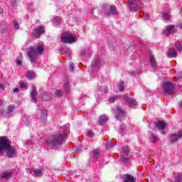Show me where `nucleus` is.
<instances>
[{
    "label": "nucleus",
    "mask_w": 182,
    "mask_h": 182,
    "mask_svg": "<svg viewBox=\"0 0 182 182\" xmlns=\"http://www.w3.org/2000/svg\"><path fill=\"white\" fill-rule=\"evenodd\" d=\"M9 146H11V142L8 137L1 136L0 137V153H2L3 150H6Z\"/></svg>",
    "instance_id": "20e7f679"
},
{
    "label": "nucleus",
    "mask_w": 182,
    "mask_h": 182,
    "mask_svg": "<svg viewBox=\"0 0 182 182\" xmlns=\"http://www.w3.org/2000/svg\"><path fill=\"white\" fill-rule=\"evenodd\" d=\"M122 130H124V129L122 128Z\"/></svg>",
    "instance_id": "6e6d98bb"
},
{
    "label": "nucleus",
    "mask_w": 182,
    "mask_h": 182,
    "mask_svg": "<svg viewBox=\"0 0 182 182\" xmlns=\"http://www.w3.org/2000/svg\"><path fill=\"white\" fill-rule=\"evenodd\" d=\"M124 100L126 102V103H128V106H129V107L137 106V102H136V100L127 97V95L124 96Z\"/></svg>",
    "instance_id": "1a4fd4ad"
},
{
    "label": "nucleus",
    "mask_w": 182,
    "mask_h": 182,
    "mask_svg": "<svg viewBox=\"0 0 182 182\" xmlns=\"http://www.w3.org/2000/svg\"><path fill=\"white\" fill-rule=\"evenodd\" d=\"M1 178H11L12 177V173L9 171H5L0 174Z\"/></svg>",
    "instance_id": "aec40b11"
},
{
    "label": "nucleus",
    "mask_w": 182,
    "mask_h": 182,
    "mask_svg": "<svg viewBox=\"0 0 182 182\" xmlns=\"http://www.w3.org/2000/svg\"><path fill=\"white\" fill-rule=\"evenodd\" d=\"M175 87L174 84L168 82H164L163 85L164 92L166 95H174Z\"/></svg>",
    "instance_id": "7ed1b4c3"
},
{
    "label": "nucleus",
    "mask_w": 182,
    "mask_h": 182,
    "mask_svg": "<svg viewBox=\"0 0 182 182\" xmlns=\"http://www.w3.org/2000/svg\"><path fill=\"white\" fill-rule=\"evenodd\" d=\"M176 56H177V51H176V49H169L168 52V58H176Z\"/></svg>",
    "instance_id": "6ab92c4d"
},
{
    "label": "nucleus",
    "mask_w": 182,
    "mask_h": 182,
    "mask_svg": "<svg viewBox=\"0 0 182 182\" xmlns=\"http://www.w3.org/2000/svg\"><path fill=\"white\" fill-rule=\"evenodd\" d=\"M177 27L179 28V29H182V23H178Z\"/></svg>",
    "instance_id": "c03bdc74"
},
{
    "label": "nucleus",
    "mask_w": 182,
    "mask_h": 182,
    "mask_svg": "<svg viewBox=\"0 0 182 182\" xmlns=\"http://www.w3.org/2000/svg\"><path fill=\"white\" fill-rule=\"evenodd\" d=\"M95 12V9H92L90 11V15L91 16H95V15H93V13Z\"/></svg>",
    "instance_id": "de8ad7c7"
},
{
    "label": "nucleus",
    "mask_w": 182,
    "mask_h": 182,
    "mask_svg": "<svg viewBox=\"0 0 182 182\" xmlns=\"http://www.w3.org/2000/svg\"><path fill=\"white\" fill-rule=\"evenodd\" d=\"M53 22L54 25H60V18L58 16L54 17V18L53 19Z\"/></svg>",
    "instance_id": "bb28decb"
},
{
    "label": "nucleus",
    "mask_w": 182,
    "mask_h": 182,
    "mask_svg": "<svg viewBox=\"0 0 182 182\" xmlns=\"http://www.w3.org/2000/svg\"><path fill=\"white\" fill-rule=\"evenodd\" d=\"M118 87L119 89V92H123V90H124V82H120L118 84Z\"/></svg>",
    "instance_id": "cd10ccee"
},
{
    "label": "nucleus",
    "mask_w": 182,
    "mask_h": 182,
    "mask_svg": "<svg viewBox=\"0 0 182 182\" xmlns=\"http://www.w3.org/2000/svg\"><path fill=\"white\" fill-rule=\"evenodd\" d=\"M13 23H14V28L19 29L20 26H19V23L18 21H14Z\"/></svg>",
    "instance_id": "4c0bfd02"
},
{
    "label": "nucleus",
    "mask_w": 182,
    "mask_h": 182,
    "mask_svg": "<svg viewBox=\"0 0 182 182\" xmlns=\"http://www.w3.org/2000/svg\"><path fill=\"white\" fill-rule=\"evenodd\" d=\"M173 31H174V26L168 25L167 26L166 31H164V35H166V36H170V35L173 33Z\"/></svg>",
    "instance_id": "2eb2a0df"
},
{
    "label": "nucleus",
    "mask_w": 182,
    "mask_h": 182,
    "mask_svg": "<svg viewBox=\"0 0 182 182\" xmlns=\"http://www.w3.org/2000/svg\"><path fill=\"white\" fill-rule=\"evenodd\" d=\"M15 5H16V1H12L11 2V6H15Z\"/></svg>",
    "instance_id": "09e8293b"
},
{
    "label": "nucleus",
    "mask_w": 182,
    "mask_h": 182,
    "mask_svg": "<svg viewBox=\"0 0 182 182\" xmlns=\"http://www.w3.org/2000/svg\"><path fill=\"white\" fill-rule=\"evenodd\" d=\"M20 87L21 89H28V84L26 82H20Z\"/></svg>",
    "instance_id": "72a5a7b5"
},
{
    "label": "nucleus",
    "mask_w": 182,
    "mask_h": 182,
    "mask_svg": "<svg viewBox=\"0 0 182 182\" xmlns=\"http://www.w3.org/2000/svg\"><path fill=\"white\" fill-rule=\"evenodd\" d=\"M3 104H4V101L0 100V106H1V105H3Z\"/></svg>",
    "instance_id": "864d4df0"
},
{
    "label": "nucleus",
    "mask_w": 182,
    "mask_h": 182,
    "mask_svg": "<svg viewBox=\"0 0 182 182\" xmlns=\"http://www.w3.org/2000/svg\"><path fill=\"white\" fill-rule=\"evenodd\" d=\"M65 139H66V134H65V132H62L61 133L51 136L47 140V143L50 146L52 150H56L59 146H62V144H63Z\"/></svg>",
    "instance_id": "f257e3e1"
},
{
    "label": "nucleus",
    "mask_w": 182,
    "mask_h": 182,
    "mask_svg": "<svg viewBox=\"0 0 182 182\" xmlns=\"http://www.w3.org/2000/svg\"><path fill=\"white\" fill-rule=\"evenodd\" d=\"M182 137V129L178 132V134H173L171 135L169 140L171 143H176L177 140Z\"/></svg>",
    "instance_id": "9d476101"
},
{
    "label": "nucleus",
    "mask_w": 182,
    "mask_h": 182,
    "mask_svg": "<svg viewBox=\"0 0 182 182\" xmlns=\"http://www.w3.org/2000/svg\"><path fill=\"white\" fill-rule=\"evenodd\" d=\"M150 62H151V65L154 69H156V66L157 63H156V58H154V56H151L150 57Z\"/></svg>",
    "instance_id": "5701e85b"
},
{
    "label": "nucleus",
    "mask_w": 182,
    "mask_h": 182,
    "mask_svg": "<svg viewBox=\"0 0 182 182\" xmlns=\"http://www.w3.org/2000/svg\"><path fill=\"white\" fill-rule=\"evenodd\" d=\"M163 15L164 19H165V21L168 20V18H170V14L168 13H164Z\"/></svg>",
    "instance_id": "58836bf2"
},
{
    "label": "nucleus",
    "mask_w": 182,
    "mask_h": 182,
    "mask_svg": "<svg viewBox=\"0 0 182 182\" xmlns=\"http://www.w3.org/2000/svg\"><path fill=\"white\" fill-rule=\"evenodd\" d=\"M156 127L160 130V133L161 134H164L166 132V123L164 122L158 121L156 124H155Z\"/></svg>",
    "instance_id": "ddd939ff"
},
{
    "label": "nucleus",
    "mask_w": 182,
    "mask_h": 182,
    "mask_svg": "<svg viewBox=\"0 0 182 182\" xmlns=\"http://www.w3.org/2000/svg\"><path fill=\"white\" fill-rule=\"evenodd\" d=\"M75 70V67L73 66V63L70 64V71L73 72Z\"/></svg>",
    "instance_id": "37998d69"
},
{
    "label": "nucleus",
    "mask_w": 182,
    "mask_h": 182,
    "mask_svg": "<svg viewBox=\"0 0 182 182\" xmlns=\"http://www.w3.org/2000/svg\"><path fill=\"white\" fill-rule=\"evenodd\" d=\"M92 153L94 159L96 160H99V159H100V151L99 149H94Z\"/></svg>",
    "instance_id": "4be33fe9"
},
{
    "label": "nucleus",
    "mask_w": 182,
    "mask_h": 182,
    "mask_svg": "<svg viewBox=\"0 0 182 182\" xmlns=\"http://www.w3.org/2000/svg\"><path fill=\"white\" fill-rule=\"evenodd\" d=\"M14 110H15V105H11L9 106L8 109L6 111V114H11V113H12Z\"/></svg>",
    "instance_id": "a878e982"
},
{
    "label": "nucleus",
    "mask_w": 182,
    "mask_h": 182,
    "mask_svg": "<svg viewBox=\"0 0 182 182\" xmlns=\"http://www.w3.org/2000/svg\"><path fill=\"white\" fill-rule=\"evenodd\" d=\"M145 18L146 19V21H149V15L145 16Z\"/></svg>",
    "instance_id": "603ef678"
},
{
    "label": "nucleus",
    "mask_w": 182,
    "mask_h": 182,
    "mask_svg": "<svg viewBox=\"0 0 182 182\" xmlns=\"http://www.w3.org/2000/svg\"><path fill=\"white\" fill-rule=\"evenodd\" d=\"M87 137H93L95 136V133H93V131L92 130H88L87 132Z\"/></svg>",
    "instance_id": "f704fd0d"
},
{
    "label": "nucleus",
    "mask_w": 182,
    "mask_h": 182,
    "mask_svg": "<svg viewBox=\"0 0 182 182\" xmlns=\"http://www.w3.org/2000/svg\"><path fill=\"white\" fill-rule=\"evenodd\" d=\"M119 160L120 161H122V163H127L129 161V159H127L124 155H121Z\"/></svg>",
    "instance_id": "c85d7f7f"
},
{
    "label": "nucleus",
    "mask_w": 182,
    "mask_h": 182,
    "mask_svg": "<svg viewBox=\"0 0 182 182\" xmlns=\"http://www.w3.org/2000/svg\"><path fill=\"white\" fill-rule=\"evenodd\" d=\"M115 113L116 118L120 122L126 117V112H124V110H123V109H122L120 107H117V109H115Z\"/></svg>",
    "instance_id": "0eeeda50"
},
{
    "label": "nucleus",
    "mask_w": 182,
    "mask_h": 182,
    "mask_svg": "<svg viewBox=\"0 0 182 182\" xmlns=\"http://www.w3.org/2000/svg\"><path fill=\"white\" fill-rule=\"evenodd\" d=\"M16 65L17 66H22V60L17 59Z\"/></svg>",
    "instance_id": "79ce46f5"
},
{
    "label": "nucleus",
    "mask_w": 182,
    "mask_h": 182,
    "mask_svg": "<svg viewBox=\"0 0 182 182\" xmlns=\"http://www.w3.org/2000/svg\"><path fill=\"white\" fill-rule=\"evenodd\" d=\"M109 11H105V15H110V14H117V9H116V6H110L109 7Z\"/></svg>",
    "instance_id": "a211bd4d"
},
{
    "label": "nucleus",
    "mask_w": 182,
    "mask_h": 182,
    "mask_svg": "<svg viewBox=\"0 0 182 182\" xmlns=\"http://www.w3.org/2000/svg\"><path fill=\"white\" fill-rule=\"evenodd\" d=\"M129 149H127H127H124V150L122 152L121 155L125 156L127 157V156H129Z\"/></svg>",
    "instance_id": "c9c22d12"
},
{
    "label": "nucleus",
    "mask_w": 182,
    "mask_h": 182,
    "mask_svg": "<svg viewBox=\"0 0 182 182\" xmlns=\"http://www.w3.org/2000/svg\"><path fill=\"white\" fill-rule=\"evenodd\" d=\"M18 92H19V88L16 87L14 90V93H18Z\"/></svg>",
    "instance_id": "a18cd8bd"
},
{
    "label": "nucleus",
    "mask_w": 182,
    "mask_h": 182,
    "mask_svg": "<svg viewBox=\"0 0 182 182\" xmlns=\"http://www.w3.org/2000/svg\"><path fill=\"white\" fill-rule=\"evenodd\" d=\"M123 182H136V178L130 174H124Z\"/></svg>",
    "instance_id": "4468645a"
},
{
    "label": "nucleus",
    "mask_w": 182,
    "mask_h": 182,
    "mask_svg": "<svg viewBox=\"0 0 182 182\" xmlns=\"http://www.w3.org/2000/svg\"><path fill=\"white\" fill-rule=\"evenodd\" d=\"M6 150H7L6 156L9 159H12V157H14V156L16 154V149H15V147L11 145L9 147L6 149Z\"/></svg>",
    "instance_id": "9b49d317"
},
{
    "label": "nucleus",
    "mask_w": 182,
    "mask_h": 182,
    "mask_svg": "<svg viewBox=\"0 0 182 182\" xmlns=\"http://www.w3.org/2000/svg\"><path fill=\"white\" fill-rule=\"evenodd\" d=\"M99 63H100V60H96L95 61L94 66H95V68H97V67L99 66Z\"/></svg>",
    "instance_id": "a19ab883"
},
{
    "label": "nucleus",
    "mask_w": 182,
    "mask_h": 182,
    "mask_svg": "<svg viewBox=\"0 0 182 182\" xmlns=\"http://www.w3.org/2000/svg\"><path fill=\"white\" fill-rule=\"evenodd\" d=\"M129 9L131 11H137L139 8H140V5H141V1L140 0H132L129 1Z\"/></svg>",
    "instance_id": "6e6552de"
},
{
    "label": "nucleus",
    "mask_w": 182,
    "mask_h": 182,
    "mask_svg": "<svg viewBox=\"0 0 182 182\" xmlns=\"http://www.w3.org/2000/svg\"><path fill=\"white\" fill-rule=\"evenodd\" d=\"M85 55H86L85 51L81 52V56H85Z\"/></svg>",
    "instance_id": "8fccbe9b"
},
{
    "label": "nucleus",
    "mask_w": 182,
    "mask_h": 182,
    "mask_svg": "<svg viewBox=\"0 0 182 182\" xmlns=\"http://www.w3.org/2000/svg\"><path fill=\"white\" fill-rule=\"evenodd\" d=\"M117 99H118L117 96L114 95V96L109 97V99L108 100H109V103H114V101L117 100Z\"/></svg>",
    "instance_id": "c756f323"
},
{
    "label": "nucleus",
    "mask_w": 182,
    "mask_h": 182,
    "mask_svg": "<svg viewBox=\"0 0 182 182\" xmlns=\"http://www.w3.org/2000/svg\"><path fill=\"white\" fill-rule=\"evenodd\" d=\"M55 96H58V97H60L62 96V90H56L55 92Z\"/></svg>",
    "instance_id": "e433bc0d"
},
{
    "label": "nucleus",
    "mask_w": 182,
    "mask_h": 182,
    "mask_svg": "<svg viewBox=\"0 0 182 182\" xmlns=\"http://www.w3.org/2000/svg\"><path fill=\"white\" fill-rule=\"evenodd\" d=\"M151 139L152 143H156V141H157V137L156 135H151Z\"/></svg>",
    "instance_id": "ea45409f"
},
{
    "label": "nucleus",
    "mask_w": 182,
    "mask_h": 182,
    "mask_svg": "<svg viewBox=\"0 0 182 182\" xmlns=\"http://www.w3.org/2000/svg\"><path fill=\"white\" fill-rule=\"evenodd\" d=\"M43 33H45V27L41 25L33 30L32 36L34 38H39V36H41V35H43Z\"/></svg>",
    "instance_id": "423d86ee"
},
{
    "label": "nucleus",
    "mask_w": 182,
    "mask_h": 182,
    "mask_svg": "<svg viewBox=\"0 0 182 182\" xmlns=\"http://www.w3.org/2000/svg\"><path fill=\"white\" fill-rule=\"evenodd\" d=\"M61 40L63 43H73V42H76V36L73 34H63Z\"/></svg>",
    "instance_id": "39448f33"
},
{
    "label": "nucleus",
    "mask_w": 182,
    "mask_h": 182,
    "mask_svg": "<svg viewBox=\"0 0 182 182\" xmlns=\"http://www.w3.org/2000/svg\"><path fill=\"white\" fill-rule=\"evenodd\" d=\"M29 173L33 176H42V174H43V171H42V169H33V168H31L29 169Z\"/></svg>",
    "instance_id": "f3484780"
},
{
    "label": "nucleus",
    "mask_w": 182,
    "mask_h": 182,
    "mask_svg": "<svg viewBox=\"0 0 182 182\" xmlns=\"http://www.w3.org/2000/svg\"><path fill=\"white\" fill-rule=\"evenodd\" d=\"M0 89H2V90H4V85L3 84H0Z\"/></svg>",
    "instance_id": "3c124183"
},
{
    "label": "nucleus",
    "mask_w": 182,
    "mask_h": 182,
    "mask_svg": "<svg viewBox=\"0 0 182 182\" xmlns=\"http://www.w3.org/2000/svg\"><path fill=\"white\" fill-rule=\"evenodd\" d=\"M44 50L45 48H43V46L41 44H38L37 46L31 48L28 53V56L31 63H36V60H38V56L42 55Z\"/></svg>",
    "instance_id": "f03ea898"
},
{
    "label": "nucleus",
    "mask_w": 182,
    "mask_h": 182,
    "mask_svg": "<svg viewBox=\"0 0 182 182\" xmlns=\"http://www.w3.org/2000/svg\"><path fill=\"white\" fill-rule=\"evenodd\" d=\"M107 92H108L107 87L105 86L104 87V93H107Z\"/></svg>",
    "instance_id": "49530a36"
},
{
    "label": "nucleus",
    "mask_w": 182,
    "mask_h": 182,
    "mask_svg": "<svg viewBox=\"0 0 182 182\" xmlns=\"http://www.w3.org/2000/svg\"><path fill=\"white\" fill-rule=\"evenodd\" d=\"M19 57L21 58V57H22V55L20 54Z\"/></svg>",
    "instance_id": "5fc2aeb1"
},
{
    "label": "nucleus",
    "mask_w": 182,
    "mask_h": 182,
    "mask_svg": "<svg viewBox=\"0 0 182 182\" xmlns=\"http://www.w3.org/2000/svg\"><path fill=\"white\" fill-rule=\"evenodd\" d=\"M36 95H38V92H36V87L33 86L32 90L31 91V97L34 103H38Z\"/></svg>",
    "instance_id": "dca6fc26"
},
{
    "label": "nucleus",
    "mask_w": 182,
    "mask_h": 182,
    "mask_svg": "<svg viewBox=\"0 0 182 182\" xmlns=\"http://www.w3.org/2000/svg\"><path fill=\"white\" fill-rule=\"evenodd\" d=\"M107 120H109V118L104 114L100 116L99 123L100 124H105V123H107Z\"/></svg>",
    "instance_id": "412c9836"
},
{
    "label": "nucleus",
    "mask_w": 182,
    "mask_h": 182,
    "mask_svg": "<svg viewBox=\"0 0 182 182\" xmlns=\"http://www.w3.org/2000/svg\"><path fill=\"white\" fill-rule=\"evenodd\" d=\"M175 181L180 182L182 181V173H179L176 178Z\"/></svg>",
    "instance_id": "473e14b6"
},
{
    "label": "nucleus",
    "mask_w": 182,
    "mask_h": 182,
    "mask_svg": "<svg viewBox=\"0 0 182 182\" xmlns=\"http://www.w3.org/2000/svg\"><path fill=\"white\" fill-rule=\"evenodd\" d=\"M47 121H48V111H46V109H43L41 111V116L40 118V122L42 126H45Z\"/></svg>",
    "instance_id": "f8f14e48"
},
{
    "label": "nucleus",
    "mask_w": 182,
    "mask_h": 182,
    "mask_svg": "<svg viewBox=\"0 0 182 182\" xmlns=\"http://www.w3.org/2000/svg\"><path fill=\"white\" fill-rule=\"evenodd\" d=\"M27 78H28L30 80H32L35 77V73L32 71L27 72L26 74Z\"/></svg>",
    "instance_id": "b1692460"
},
{
    "label": "nucleus",
    "mask_w": 182,
    "mask_h": 182,
    "mask_svg": "<svg viewBox=\"0 0 182 182\" xmlns=\"http://www.w3.org/2000/svg\"><path fill=\"white\" fill-rule=\"evenodd\" d=\"M64 87H65L66 92H69V90L70 89V87L69 85V81H65V82L64 84Z\"/></svg>",
    "instance_id": "2f4dec72"
},
{
    "label": "nucleus",
    "mask_w": 182,
    "mask_h": 182,
    "mask_svg": "<svg viewBox=\"0 0 182 182\" xmlns=\"http://www.w3.org/2000/svg\"><path fill=\"white\" fill-rule=\"evenodd\" d=\"M176 47L178 49V50H179V52H181L182 47L181 43L179 41L176 42Z\"/></svg>",
    "instance_id": "7c9ffc66"
},
{
    "label": "nucleus",
    "mask_w": 182,
    "mask_h": 182,
    "mask_svg": "<svg viewBox=\"0 0 182 182\" xmlns=\"http://www.w3.org/2000/svg\"><path fill=\"white\" fill-rule=\"evenodd\" d=\"M43 100H45L46 102H49V100H50V95L47 92H44L43 95Z\"/></svg>",
    "instance_id": "393cba45"
}]
</instances>
